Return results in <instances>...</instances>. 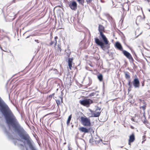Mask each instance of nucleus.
<instances>
[{
    "label": "nucleus",
    "instance_id": "a211bd4d",
    "mask_svg": "<svg viewBox=\"0 0 150 150\" xmlns=\"http://www.w3.org/2000/svg\"><path fill=\"white\" fill-rule=\"evenodd\" d=\"M125 77L126 78H130V76L127 73H125Z\"/></svg>",
    "mask_w": 150,
    "mask_h": 150
},
{
    "label": "nucleus",
    "instance_id": "cd10ccee",
    "mask_svg": "<svg viewBox=\"0 0 150 150\" xmlns=\"http://www.w3.org/2000/svg\"><path fill=\"white\" fill-rule=\"evenodd\" d=\"M102 141V140H101V139H99V142H100V141Z\"/></svg>",
    "mask_w": 150,
    "mask_h": 150
},
{
    "label": "nucleus",
    "instance_id": "5701e85b",
    "mask_svg": "<svg viewBox=\"0 0 150 150\" xmlns=\"http://www.w3.org/2000/svg\"><path fill=\"white\" fill-rule=\"evenodd\" d=\"M92 0H86V1L88 3H89L91 2Z\"/></svg>",
    "mask_w": 150,
    "mask_h": 150
},
{
    "label": "nucleus",
    "instance_id": "f8f14e48",
    "mask_svg": "<svg viewBox=\"0 0 150 150\" xmlns=\"http://www.w3.org/2000/svg\"><path fill=\"white\" fill-rule=\"evenodd\" d=\"M116 47L120 50H122V48L121 44L119 42H116L115 43Z\"/></svg>",
    "mask_w": 150,
    "mask_h": 150
},
{
    "label": "nucleus",
    "instance_id": "dca6fc26",
    "mask_svg": "<svg viewBox=\"0 0 150 150\" xmlns=\"http://www.w3.org/2000/svg\"><path fill=\"white\" fill-rule=\"evenodd\" d=\"M126 7H123V9L124 10L128 11L129 10V5L127 4H126Z\"/></svg>",
    "mask_w": 150,
    "mask_h": 150
},
{
    "label": "nucleus",
    "instance_id": "412c9836",
    "mask_svg": "<svg viewBox=\"0 0 150 150\" xmlns=\"http://www.w3.org/2000/svg\"><path fill=\"white\" fill-rule=\"evenodd\" d=\"M58 50H59L60 51H61V47H60V46L59 45H58Z\"/></svg>",
    "mask_w": 150,
    "mask_h": 150
},
{
    "label": "nucleus",
    "instance_id": "f03ea898",
    "mask_svg": "<svg viewBox=\"0 0 150 150\" xmlns=\"http://www.w3.org/2000/svg\"><path fill=\"white\" fill-rule=\"evenodd\" d=\"M104 27L101 25H99L98 29L100 33V35L102 38L104 43L100 41L97 38H95V41L96 43L98 45L100 46L102 49L104 50V44L107 45L108 43V41L105 36L103 34V32L104 30Z\"/></svg>",
    "mask_w": 150,
    "mask_h": 150
},
{
    "label": "nucleus",
    "instance_id": "f3484780",
    "mask_svg": "<svg viewBox=\"0 0 150 150\" xmlns=\"http://www.w3.org/2000/svg\"><path fill=\"white\" fill-rule=\"evenodd\" d=\"M98 78L100 81H101L103 79V76L101 74L98 75Z\"/></svg>",
    "mask_w": 150,
    "mask_h": 150
},
{
    "label": "nucleus",
    "instance_id": "1a4fd4ad",
    "mask_svg": "<svg viewBox=\"0 0 150 150\" xmlns=\"http://www.w3.org/2000/svg\"><path fill=\"white\" fill-rule=\"evenodd\" d=\"M73 59L69 58L68 59V66L70 69H71L72 67V62Z\"/></svg>",
    "mask_w": 150,
    "mask_h": 150
},
{
    "label": "nucleus",
    "instance_id": "b1692460",
    "mask_svg": "<svg viewBox=\"0 0 150 150\" xmlns=\"http://www.w3.org/2000/svg\"><path fill=\"white\" fill-rule=\"evenodd\" d=\"M143 138H144L145 137V135H144L143 136Z\"/></svg>",
    "mask_w": 150,
    "mask_h": 150
},
{
    "label": "nucleus",
    "instance_id": "c85d7f7f",
    "mask_svg": "<svg viewBox=\"0 0 150 150\" xmlns=\"http://www.w3.org/2000/svg\"><path fill=\"white\" fill-rule=\"evenodd\" d=\"M148 2L150 1V0H147Z\"/></svg>",
    "mask_w": 150,
    "mask_h": 150
},
{
    "label": "nucleus",
    "instance_id": "7ed1b4c3",
    "mask_svg": "<svg viewBox=\"0 0 150 150\" xmlns=\"http://www.w3.org/2000/svg\"><path fill=\"white\" fill-rule=\"evenodd\" d=\"M81 123L85 126H89L91 125L90 120L87 117H81Z\"/></svg>",
    "mask_w": 150,
    "mask_h": 150
},
{
    "label": "nucleus",
    "instance_id": "6ab92c4d",
    "mask_svg": "<svg viewBox=\"0 0 150 150\" xmlns=\"http://www.w3.org/2000/svg\"><path fill=\"white\" fill-rule=\"evenodd\" d=\"M56 102L57 104V105H59V104H60V101L59 100H56Z\"/></svg>",
    "mask_w": 150,
    "mask_h": 150
},
{
    "label": "nucleus",
    "instance_id": "9b49d317",
    "mask_svg": "<svg viewBox=\"0 0 150 150\" xmlns=\"http://www.w3.org/2000/svg\"><path fill=\"white\" fill-rule=\"evenodd\" d=\"M79 130L85 133H88V129H86V128L84 127H81L79 129Z\"/></svg>",
    "mask_w": 150,
    "mask_h": 150
},
{
    "label": "nucleus",
    "instance_id": "4be33fe9",
    "mask_svg": "<svg viewBox=\"0 0 150 150\" xmlns=\"http://www.w3.org/2000/svg\"><path fill=\"white\" fill-rule=\"evenodd\" d=\"M79 3H83V1L82 0H77Z\"/></svg>",
    "mask_w": 150,
    "mask_h": 150
},
{
    "label": "nucleus",
    "instance_id": "bb28decb",
    "mask_svg": "<svg viewBox=\"0 0 150 150\" xmlns=\"http://www.w3.org/2000/svg\"><path fill=\"white\" fill-rule=\"evenodd\" d=\"M0 48L2 50H3L1 47H0Z\"/></svg>",
    "mask_w": 150,
    "mask_h": 150
},
{
    "label": "nucleus",
    "instance_id": "6e6552de",
    "mask_svg": "<svg viewBox=\"0 0 150 150\" xmlns=\"http://www.w3.org/2000/svg\"><path fill=\"white\" fill-rule=\"evenodd\" d=\"M123 53L125 55L127 58L129 59H132V57L130 54L127 51L124 50L123 51Z\"/></svg>",
    "mask_w": 150,
    "mask_h": 150
},
{
    "label": "nucleus",
    "instance_id": "7c9ffc66",
    "mask_svg": "<svg viewBox=\"0 0 150 150\" xmlns=\"http://www.w3.org/2000/svg\"><path fill=\"white\" fill-rule=\"evenodd\" d=\"M142 86H144V84H142Z\"/></svg>",
    "mask_w": 150,
    "mask_h": 150
},
{
    "label": "nucleus",
    "instance_id": "0eeeda50",
    "mask_svg": "<svg viewBox=\"0 0 150 150\" xmlns=\"http://www.w3.org/2000/svg\"><path fill=\"white\" fill-rule=\"evenodd\" d=\"M135 140V136L134 134L132 133L129 137V142L128 144L130 145L131 142H132L134 141Z\"/></svg>",
    "mask_w": 150,
    "mask_h": 150
},
{
    "label": "nucleus",
    "instance_id": "aec40b11",
    "mask_svg": "<svg viewBox=\"0 0 150 150\" xmlns=\"http://www.w3.org/2000/svg\"><path fill=\"white\" fill-rule=\"evenodd\" d=\"M128 85L129 86V88H131V87H132V85H131V82H130V81H129V83H128Z\"/></svg>",
    "mask_w": 150,
    "mask_h": 150
},
{
    "label": "nucleus",
    "instance_id": "393cba45",
    "mask_svg": "<svg viewBox=\"0 0 150 150\" xmlns=\"http://www.w3.org/2000/svg\"><path fill=\"white\" fill-rule=\"evenodd\" d=\"M92 141V140L91 139H90V140H89V142H91V141Z\"/></svg>",
    "mask_w": 150,
    "mask_h": 150
},
{
    "label": "nucleus",
    "instance_id": "ddd939ff",
    "mask_svg": "<svg viewBox=\"0 0 150 150\" xmlns=\"http://www.w3.org/2000/svg\"><path fill=\"white\" fill-rule=\"evenodd\" d=\"M57 37L56 36L54 38V42H52V41H51V42L50 43V45H52L54 43H55V45H54V46H55L57 44V40H56V39H57Z\"/></svg>",
    "mask_w": 150,
    "mask_h": 150
},
{
    "label": "nucleus",
    "instance_id": "20e7f679",
    "mask_svg": "<svg viewBox=\"0 0 150 150\" xmlns=\"http://www.w3.org/2000/svg\"><path fill=\"white\" fill-rule=\"evenodd\" d=\"M93 101L90 99H86L79 101L80 103L88 107L89 105L92 103Z\"/></svg>",
    "mask_w": 150,
    "mask_h": 150
},
{
    "label": "nucleus",
    "instance_id": "a878e982",
    "mask_svg": "<svg viewBox=\"0 0 150 150\" xmlns=\"http://www.w3.org/2000/svg\"><path fill=\"white\" fill-rule=\"evenodd\" d=\"M61 100L62 102V98H61Z\"/></svg>",
    "mask_w": 150,
    "mask_h": 150
},
{
    "label": "nucleus",
    "instance_id": "c756f323",
    "mask_svg": "<svg viewBox=\"0 0 150 150\" xmlns=\"http://www.w3.org/2000/svg\"><path fill=\"white\" fill-rule=\"evenodd\" d=\"M145 140V139L144 141H143L142 142V143H143V142H144Z\"/></svg>",
    "mask_w": 150,
    "mask_h": 150
},
{
    "label": "nucleus",
    "instance_id": "f257e3e1",
    "mask_svg": "<svg viewBox=\"0 0 150 150\" xmlns=\"http://www.w3.org/2000/svg\"><path fill=\"white\" fill-rule=\"evenodd\" d=\"M0 110L4 115L6 122L16 131L19 136L25 140L24 144H27L31 150H35L33 143L27 132L22 127L13 115L8 105L0 97Z\"/></svg>",
    "mask_w": 150,
    "mask_h": 150
},
{
    "label": "nucleus",
    "instance_id": "4468645a",
    "mask_svg": "<svg viewBox=\"0 0 150 150\" xmlns=\"http://www.w3.org/2000/svg\"><path fill=\"white\" fill-rule=\"evenodd\" d=\"M141 103H143V105L140 107V108H142L144 110L146 109V104L144 101L142 102Z\"/></svg>",
    "mask_w": 150,
    "mask_h": 150
},
{
    "label": "nucleus",
    "instance_id": "39448f33",
    "mask_svg": "<svg viewBox=\"0 0 150 150\" xmlns=\"http://www.w3.org/2000/svg\"><path fill=\"white\" fill-rule=\"evenodd\" d=\"M133 84L135 88H139V81L138 79L137 78L134 79Z\"/></svg>",
    "mask_w": 150,
    "mask_h": 150
},
{
    "label": "nucleus",
    "instance_id": "423d86ee",
    "mask_svg": "<svg viewBox=\"0 0 150 150\" xmlns=\"http://www.w3.org/2000/svg\"><path fill=\"white\" fill-rule=\"evenodd\" d=\"M69 6L72 9L75 10L77 8V4L75 1H73L69 4Z\"/></svg>",
    "mask_w": 150,
    "mask_h": 150
},
{
    "label": "nucleus",
    "instance_id": "9d476101",
    "mask_svg": "<svg viewBox=\"0 0 150 150\" xmlns=\"http://www.w3.org/2000/svg\"><path fill=\"white\" fill-rule=\"evenodd\" d=\"M100 112L96 111L92 114V117H98L100 115Z\"/></svg>",
    "mask_w": 150,
    "mask_h": 150
},
{
    "label": "nucleus",
    "instance_id": "2f4dec72",
    "mask_svg": "<svg viewBox=\"0 0 150 150\" xmlns=\"http://www.w3.org/2000/svg\"><path fill=\"white\" fill-rule=\"evenodd\" d=\"M149 11H150V9H149Z\"/></svg>",
    "mask_w": 150,
    "mask_h": 150
},
{
    "label": "nucleus",
    "instance_id": "2eb2a0df",
    "mask_svg": "<svg viewBox=\"0 0 150 150\" xmlns=\"http://www.w3.org/2000/svg\"><path fill=\"white\" fill-rule=\"evenodd\" d=\"M71 118V115H70L69 116L67 121V125H69L70 123V121Z\"/></svg>",
    "mask_w": 150,
    "mask_h": 150
}]
</instances>
